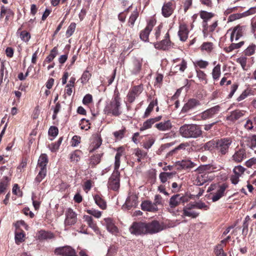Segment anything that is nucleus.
I'll return each mask as SVG.
<instances>
[{"label":"nucleus","mask_w":256,"mask_h":256,"mask_svg":"<svg viewBox=\"0 0 256 256\" xmlns=\"http://www.w3.org/2000/svg\"><path fill=\"white\" fill-rule=\"evenodd\" d=\"M141 208L143 210L154 212L158 210V207L149 200H145L141 204Z\"/></svg>","instance_id":"nucleus-18"},{"label":"nucleus","mask_w":256,"mask_h":256,"mask_svg":"<svg viewBox=\"0 0 256 256\" xmlns=\"http://www.w3.org/2000/svg\"><path fill=\"white\" fill-rule=\"evenodd\" d=\"M256 47L254 44L249 46L244 51L245 55L248 56L252 55L254 53Z\"/></svg>","instance_id":"nucleus-44"},{"label":"nucleus","mask_w":256,"mask_h":256,"mask_svg":"<svg viewBox=\"0 0 256 256\" xmlns=\"http://www.w3.org/2000/svg\"><path fill=\"white\" fill-rule=\"evenodd\" d=\"M162 116H158L154 118H150L143 123L141 130H144L152 127V125L155 122L160 121L162 119Z\"/></svg>","instance_id":"nucleus-23"},{"label":"nucleus","mask_w":256,"mask_h":256,"mask_svg":"<svg viewBox=\"0 0 256 256\" xmlns=\"http://www.w3.org/2000/svg\"><path fill=\"white\" fill-rule=\"evenodd\" d=\"M214 16V14L212 12H208L206 11H201L200 12V16L204 20L207 21Z\"/></svg>","instance_id":"nucleus-45"},{"label":"nucleus","mask_w":256,"mask_h":256,"mask_svg":"<svg viewBox=\"0 0 256 256\" xmlns=\"http://www.w3.org/2000/svg\"><path fill=\"white\" fill-rule=\"evenodd\" d=\"M125 128L116 131L114 132V135L116 139H121L124 137Z\"/></svg>","instance_id":"nucleus-59"},{"label":"nucleus","mask_w":256,"mask_h":256,"mask_svg":"<svg viewBox=\"0 0 256 256\" xmlns=\"http://www.w3.org/2000/svg\"><path fill=\"white\" fill-rule=\"evenodd\" d=\"M86 212L91 215H92L96 218H100L102 216V212L100 211L96 210H88Z\"/></svg>","instance_id":"nucleus-53"},{"label":"nucleus","mask_w":256,"mask_h":256,"mask_svg":"<svg viewBox=\"0 0 256 256\" xmlns=\"http://www.w3.org/2000/svg\"><path fill=\"white\" fill-rule=\"evenodd\" d=\"M176 172H162L159 175V178L162 183H165L168 179L172 178L174 176Z\"/></svg>","instance_id":"nucleus-30"},{"label":"nucleus","mask_w":256,"mask_h":256,"mask_svg":"<svg viewBox=\"0 0 256 256\" xmlns=\"http://www.w3.org/2000/svg\"><path fill=\"white\" fill-rule=\"evenodd\" d=\"M20 36L21 39L25 42H28L30 38V34L26 30L22 32Z\"/></svg>","instance_id":"nucleus-50"},{"label":"nucleus","mask_w":256,"mask_h":256,"mask_svg":"<svg viewBox=\"0 0 256 256\" xmlns=\"http://www.w3.org/2000/svg\"><path fill=\"white\" fill-rule=\"evenodd\" d=\"M131 234L139 236L146 234V228L145 222H134L129 228Z\"/></svg>","instance_id":"nucleus-8"},{"label":"nucleus","mask_w":256,"mask_h":256,"mask_svg":"<svg viewBox=\"0 0 256 256\" xmlns=\"http://www.w3.org/2000/svg\"><path fill=\"white\" fill-rule=\"evenodd\" d=\"M24 240V231H16L15 232V242L19 244Z\"/></svg>","instance_id":"nucleus-33"},{"label":"nucleus","mask_w":256,"mask_h":256,"mask_svg":"<svg viewBox=\"0 0 256 256\" xmlns=\"http://www.w3.org/2000/svg\"><path fill=\"white\" fill-rule=\"evenodd\" d=\"M246 153L244 150L242 148L236 150L232 156V160L236 162H240L246 158Z\"/></svg>","instance_id":"nucleus-20"},{"label":"nucleus","mask_w":256,"mask_h":256,"mask_svg":"<svg viewBox=\"0 0 256 256\" xmlns=\"http://www.w3.org/2000/svg\"><path fill=\"white\" fill-rule=\"evenodd\" d=\"M146 228V234L158 233L164 229V225L162 223H160L157 220H152L150 222H145Z\"/></svg>","instance_id":"nucleus-6"},{"label":"nucleus","mask_w":256,"mask_h":256,"mask_svg":"<svg viewBox=\"0 0 256 256\" xmlns=\"http://www.w3.org/2000/svg\"><path fill=\"white\" fill-rule=\"evenodd\" d=\"M213 169V167L210 165H203L200 166L197 169L198 174L194 181V184L200 186L208 181L212 180L214 178L212 174Z\"/></svg>","instance_id":"nucleus-1"},{"label":"nucleus","mask_w":256,"mask_h":256,"mask_svg":"<svg viewBox=\"0 0 256 256\" xmlns=\"http://www.w3.org/2000/svg\"><path fill=\"white\" fill-rule=\"evenodd\" d=\"M65 215L66 218L64 222L65 226H72L76 222L77 214L72 208H68L66 211Z\"/></svg>","instance_id":"nucleus-11"},{"label":"nucleus","mask_w":256,"mask_h":256,"mask_svg":"<svg viewBox=\"0 0 256 256\" xmlns=\"http://www.w3.org/2000/svg\"><path fill=\"white\" fill-rule=\"evenodd\" d=\"M174 8L172 2L164 3L162 7V16L165 18L170 16L172 14Z\"/></svg>","instance_id":"nucleus-16"},{"label":"nucleus","mask_w":256,"mask_h":256,"mask_svg":"<svg viewBox=\"0 0 256 256\" xmlns=\"http://www.w3.org/2000/svg\"><path fill=\"white\" fill-rule=\"evenodd\" d=\"M221 74L220 66V64H217L212 70V76L214 80H217L220 77Z\"/></svg>","instance_id":"nucleus-36"},{"label":"nucleus","mask_w":256,"mask_h":256,"mask_svg":"<svg viewBox=\"0 0 256 256\" xmlns=\"http://www.w3.org/2000/svg\"><path fill=\"white\" fill-rule=\"evenodd\" d=\"M136 198L134 196L129 197L126 200V203L128 206H132L136 204Z\"/></svg>","instance_id":"nucleus-57"},{"label":"nucleus","mask_w":256,"mask_h":256,"mask_svg":"<svg viewBox=\"0 0 256 256\" xmlns=\"http://www.w3.org/2000/svg\"><path fill=\"white\" fill-rule=\"evenodd\" d=\"M245 168L241 166H235L233 170L234 174L240 176L244 172Z\"/></svg>","instance_id":"nucleus-47"},{"label":"nucleus","mask_w":256,"mask_h":256,"mask_svg":"<svg viewBox=\"0 0 256 256\" xmlns=\"http://www.w3.org/2000/svg\"><path fill=\"white\" fill-rule=\"evenodd\" d=\"M75 28L76 24L74 23H71L66 32V34L67 36H70L72 34L74 31Z\"/></svg>","instance_id":"nucleus-52"},{"label":"nucleus","mask_w":256,"mask_h":256,"mask_svg":"<svg viewBox=\"0 0 256 256\" xmlns=\"http://www.w3.org/2000/svg\"><path fill=\"white\" fill-rule=\"evenodd\" d=\"M57 53V48L55 46L51 50L50 54L46 58L44 61V63L46 62H52L56 56Z\"/></svg>","instance_id":"nucleus-38"},{"label":"nucleus","mask_w":256,"mask_h":256,"mask_svg":"<svg viewBox=\"0 0 256 256\" xmlns=\"http://www.w3.org/2000/svg\"><path fill=\"white\" fill-rule=\"evenodd\" d=\"M153 26V22H150L146 28L140 32V37L142 40L144 42L148 41L149 34L152 31Z\"/></svg>","instance_id":"nucleus-14"},{"label":"nucleus","mask_w":256,"mask_h":256,"mask_svg":"<svg viewBox=\"0 0 256 256\" xmlns=\"http://www.w3.org/2000/svg\"><path fill=\"white\" fill-rule=\"evenodd\" d=\"M92 96L90 94H87L84 96L82 100V102L84 104H87L90 103L92 102Z\"/></svg>","instance_id":"nucleus-63"},{"label":"nucleus","mask_w":256,"mask_h":256,"mask_svg":"<svg viewBox=\"0 0 256 256\" xmlns=\"http://www.w3.org/2000/svg\"><path fill=\"white\" fill-rule=\"evenodd\" d=\"M220 108L219 106H216L202 112L200 116L203 120L210 118L218 114L220 112Z\"/></svg>","instance_id":"nucleus-12"},{"label":"nucleus","mask_w":256,"mask_h":256,"mask_svg":"<svg viewBox=\"0 0 256 256\" xmlns=\"http://www.w3.org/2000/svg\"><path fill=\"white\" fill-rule=\"evenodd\" d=\"M188 146V144H184V143L180 144L178 146L175 148H174V150L170 151L169 152V153L168 154L172 156L177 150H182V149H184V150L185 149L186 147Z\"/></svg>","instance_id":"nucleus-51"},{"label":"nucleus","mask_w":256,"mask_h":256,"mask_svg":"<svg viewBox=\"0 0 256 256\" xmlns=\"http://www.w3.org/2000/svg\"><path fill=\"white\" fill-rule=\"evenodd\" d=\"M227 188V185L224 184L219 186L216 192L212 196V200L213 202L218 200L224 195V193Z\"/></svg>","instance_id":"nucleus-24"},{"label":"nucleus","mask_w":256,"mask_h":256,"mask_svg":"<svg viewBox=\"0 0 256 256\" xmlns=\"http://www.w3.org/2000/svg\"><path fill=\"white\" fill-rule=\"evenodd\" d=\"M122 149V148L120 147L118 149V152L115 156V162H114V171L118 170V168L120 166V159L122 156V153L120 150Z\"/></svg>","instance_id":"nucleus-32"},{"label":"nucleus","mask_w":256,"mask_h":256,"mask_svg":"<svg viewBox=\"0 0 256 256\" xmlns=\"http://www.w3.org/2000/svg\"><path fill=\"white\" fill-rule=\"evenodd\" d=\"M46 174V170H40L38 174L34 179V182L38 184L45 178Z\"/></svg>","instance_id":"nucleus-39"},{"label":"nucleus","mask_w":256,"mask_h":256,"mask_svg":"<svg viewBox=\"0 0 256 256\" xmlns=\"http://www.w3.org/2000/svg\"><path fill=\"white\" fill-rule=\"evenodd\" d=\"M244 44V42L242 41L238 43H232L230 46L224 48V50L226 52H232L234 50L238 49L241 48Z\"/></svg>","instance_id":"nucleus-31"},{"label":"nucleus","mask_w":256,"mask_h":256,"mask_svg":"<svg viewBox=\"0 0 256 256\" xmlns=\"http://www.w3.org/2000/svg\"><path fill=\"white\" fill-rule=\"evenodd\" d=\"M102 154H96L92 156L90 159V164L92 166H95L99 164L100 162V158Z\"/></svg>","instance_id":"nucleus-37"},{"label":"nucleus","mask_w":256,"mask_h":256,"mask_svg":"<svg viewBox=\"0 0 256 256\" xmlns=\"http://www.w3.org/2000/svg\"><path fill=\"white\" fill-rule=\"evenodd\" d=\"M105 220L107 223V228L108 230H110L112 232L116 231L117 228L112 223V220L110 218H106V219H105Z\"/></svg>","instance_id":"nucleus-48"},{"label":"nucleus","mask_w":256,"mask_h":256,"mask_svg":"<svg viewBox=\"0 0 256 256\" xmlns=\"http://www.w3.org/2000/svg\"><path fill=\"white\" fill-rule=\"evenodd\" d=\"M155 126L160 130L166 131L170 130L172 127V125L170 121L168 120L156 124Z\"/></svg>","instance_id":"nucleus-27"},{"label":"nucleus","mask_w":256,"mask_h":256,"mask_svg":"<svg viewBox=\"0 0 256 256\" xmlns=\"http://www.w3.org/2000/svg\"><path fill=\"white\" fill-rule=\"evenodd\" d=\"M94 198L96 204L102 210H105L106 208V204L102 196L98 194L95 195Z\"/></svg>","instance_id":"nucleus-28"},{"label":"nucleus","mask_w":256,"mask_h":256,"mask_svg":"<svg viewBox=\"0 0 256 256\" xmlns=\"http://www.w3.org/2000/svg\"><path fill=\"white\" fill-rule=\"evenodd\" d=\"M138 14L137 12H134L132 14L129 18L128 22V24L131 28L133 27V26L134 24V22H135L136 18H138Z\"/></svg>","instance_id":"nucleus-43"},{"label":"nucleus","mask_w":256,"mask_h":256,"mask_svg":"<svg viewBox=\"0 0 256 256\" xmlns=\"http://www.w3.org/2000/svg\"><path fill=\"white\" fill-rule=\"evenodd\" d=\"M83 218L84 220L86 222L90 228L94 230V231H96L98 230L96 224L94 222L93 218L92 216L84 215L83 216Z\"/></svg>","instance_id":"nucleus-29"},{"label":"nucleus","mask_w":256,"mask_h":256,"mask_svg":"<svg viewBox=\"0 0 256 256\" xmlns=\"http://www.w3.org/2000/svg\"><path fill=\"white\" fill-rule=\"evenodd\" d=\"M91 76L90 74L88 71L86 70L83 73L82 76L81 78V80L82 83L86 82L89 80Z\"/></svg>","instance_id":"nucleus-58"},{"label":"nucleus","mask_w":256,"mask_h":256,"mask_svg":"<svg viewBox=\"0 0 256 256\" xmlns=\"http://www.w3.org/2000/svg\"><path fill=\"white\" fill-rule=\"evenodd\" d=\"M192 198L191 196L182 194H176L173 195L168 202L170 208L168 209L170 212H172V209L175 208L180 204L183 205L188 202Z\"/></svg>","instance_id":"nucleus-4"},{"label":"nucleus","mask_w":256,"mask_h":256,"mask_svg":"<svg viewBox=\"0 0 256 256\" xmlns=\"http://www.w3.org/2000/svg\"><path fill=\"white\" fill-rule=\"evenodd\" d=\"M232 144V140L230 138H224L216 140V149L221 155L226 154Z\"/></svg>","instance_id":"nucleus-5"},{"label":"nucleus","mask_w":256,"mask_h":256,"mask_svg":"<svg viewBox=\"0 0 256 256\" xmlns=\"http://www.w3.org/2000/svg\"><path fill=\"white\" fill-rule=\"evenodd\" d=\"M62 137H60V138H59L58 140V142L54 144H51V150L52 151H56V150H58V148H59V146H60V144H61L62 143Z\"/></svg>","instance_id":"nucleus-54"},{"label":"nucleus","mask_w":256,"mask_h":256,"mask_svg":"<svg viewBox=\"0 0 256 256\" xmlns=\"http://www.w3.org/2000/svg\"><path fill=\"white\" fill-rule=\"evenodd\" d=\"M186 67H187L186 62L184 60H182L180 64L176 66V68H177V69H178L181 72H184V70H186Z\"/></svg>","instance_id":"nucleus-61"},{"label":"nucleus","mask_w":256,"mask_h":256,"mask_svg":"<svg viewBox=\"0 0 256 256\" xmlns=\"http://www.w3.org/2000/svg\"><path fill=\"white\" fill-rule=\"evenodd\" d=\"M192 209L188 206H184L182 210L183 212L182 217L188 216L192 218H197L199 215V213L194 211H192Z\"/></svg>","instance_id":"nucleus-25"},{"label":"nucleus","mask_w":256,"mask_h":256,"mask_svg":"<svg viewBox=\"0 0 256 256\" xmlns=\"http://www.w3.org/2000/svg\"><path fill=\"white\" fill-rule=\"evenodd\" d=\"M194 64L196 68H196L197 66H198L200 68H206L209 64V63L208 62L204 60H196L194 62Z\"/></svg>","instance_id":"nucleus-40"},{"label":"nucleus","mask_w":256,"mask_h":256,"mask_svg":"<svg viewBox=\"0 0 256 256\" xmlns=\"http://www.w3.org/2000/svg\"><path fill=\"white\" fill-rule=\"evenodd\" d=\"M188 30L186 24H180L178 32V35L180 37V40L182 42L186 41L188 38Z\"/></svg>","instance_id":"nucleus-19"},{"label":"nucleus","mask_w":256,"mask_h":256,"mask_svg":"<svg viewBox=\"0 0 256 256\" xmlns=\"http://www.w3.org/2000/svg\"><path fill=\"white\" fill-rule=\"evenodd\" d=\"M142 87L141 86H134L131 90L136 96L142 92Z\"/></svg>","instance_id":"nucleus-62"},{"label":"nucleus","mask_w":256,"mask_h":256,"mask_svg":"<svg viewBox=\"0 0 256 256\" xmlns=\"http://www.w3.org/2000/svg\"><path fill=\"white\" fill-rule=\"evenodd\" d=\"M157 104L158 101L156 100H152L150 102V104H149L146 110V112L143 116L144 118H148L150 116V112L152 111L154 106L157 105Z\"/></svg>","instance_id":"nucleus-34"},{"label":"nucleus","mask_w":256,"mask_h":256,"mask_svg":"<svg viewBox=\"0 0 256 256\" xmlns=\"http://www.w3.org/2000/svg\"><path fill=\"white\" fill-rule=\"evenodd\" d=\"M82 152L79 150H75L70 154V158L71 161L78 162L80 160V154Z\"/></svg>","instance_id":"nucleus-42"},{"label":"nucleus","mask_w":256,"mask_h":256,"mask_svg":"<svg viewBox=\"0 0 256 256\" xmlns=\"http://www.w3.org/2000/svg\"><path fill=\"white\" fill-rule=\"evenodd\" d=\"M248 145L251 148L256 146V135H254L251 137Z\"/></svg>","instance_id":"nucleus-64"},{"label":"nucleus","mask_w":256,"mask_h":256,"mask_svg":"<svg viewBox=\"0 0 256 256\" xmlns=\"http://www.w3.org/2000/svg\"><path fill=\"white\" fill-rule=\"evenodd\" d=\"M48 163V158L46 154H42L38 160V166L40 170H46V166Z\"/></svg>","instance_id":"nucleus-26"},{"label":"nucleus","mask_w":256,"mask_h":256,"mask_svg":"<svg viewBox=\"0 0 256 256\" xmlns=\"http://www.w3.org/2000/svg\"><path fill=\"white\" fill-rule=\"evenodd\" d=\"M196 76L198 78L200 81H206V74L202 70L197 69H196Z\"/></svg>","instance_id":"nucleus-46"},{"label":"nucleus","mask_w":256,"mask_h":256,"mask_svg":"<svg viewBox=\"0 0 256 256\" xmlns=\"http://www.w3.org/2000/svg\"><path fill=\"white\" fill-rule=\"evenodd\" d=\"M54 254L60 256H78L75 250L70 246H64L56 248Z\"/></svg>","instance_id":"nucleus-10"},{"label":"nucleus","mask_w":256,"mask_h":256,"mask_svg":"<svg viewBox=\"0 0 256 256\" xmlns=\"http://www.w3.org/2000/svg\"><path fill=\"white\" fill-rule=\"evenodd\" d=\"M231 31L230 40L232 42L234 40L236 41L243 36L246 32V26L240 24L230 28L227 33Z\"/></svg>","instance_id":"nucleus-7"},{"label":"nucleus","mask_w":256,"mask_h":256,"mask_svg":"<svg viewBox=\"0 0 256 256\" xmlns=\"http://www.w3.org/2000/svg\"><path fill=\"white\" fill-rule=\"evenodd\" d=\"M39 234V236L42 239H47L52 238V234L51 233H50L44 230L40 231Z\"/></svg>","instance_id":"nucleus-55"},{"label":"nucleus","mask_w":256,"mask_h":256,"mask_svg":"<svg viewBox=\"0 0 256 256\" xmlns=\"http://www.w3.org/2000/svg\"><path fill=\"white\" fill-rule=\"evenodd\" d=\"M170 35L167 32L164 36V39L162 40L159 42H156L154 44V47L157 49H162L166 50L170 46Z\"/></svg>","instance_id":"nucleus-13"},{"label":"nucleus","mask_w":256,"mask_h":256,"mask_svg":"<svg viewBox=\"0 0 256 256\" xmlns=\"http://www.w3.org/2000/svg\"><path fill=\"white\" fill-rule=\"evenodd\" d=\"M216 140H210L204 144V148L205 150H212L214 148H216Z\"/></svg>","instance_id":"nucleus-41"},{"label":"nucleus","mask_w":256,"mask_h":256,"mask_svg":"<svg viewBox=\"0 0 256 256\" xmlns=\"http://www.w3.org/2000/svg\"><path fill=\"white\" fill-rule=\"evenodd\" d=\"M212 48V44L210 42H204L202 46V50L210 51Z\"/></svg>","instance_id":"nucleus-60"},{"label":"nucleus","mask_w":256,"mask_h":256,"mask_svg":"<svg viewBox=\"0 0 256 256\" xmlns=\"http://www.w3.org/2000/svg\"><path fill=\"white\" fill-rule=\"evenodd\" d=\"M245 112L243 110H236L230 112V116L226 117V120L232 122H234L240 118L242 117L244 114Z\"/></svg>","instance_id":"nucleus-17"},{"label":"nucleus","mask_w":256,"mask_h":256,"mask_svg":"<svg viewBox=\"0 0 256 256\" xmlns=\"http://www.w3.org/2000/svg\"><path fill=\"white\" fill-rule=\"evenodd\" d=\"M178 170L188 169L192 168L194 166V163L190 160H182V161H178L176 162Z\"/></svg>","instance_id":"nucleus-21"},{"label":"nucleus","mask_w":256,"mask_h":256,"mask_svg":"<svg viewBox=\"0 0 256 256\" xmlns=\"http://www.w3.org/2000/svg\"><path fill=\"white\" fill-rule=\"evenodd\" d=\"M58 128L56 126H50L48 130L49 135L54 137H55L58 135Z\"/></svg>","instance_id":"nucleus-56"},{"label":"nucleus","mask_w":256,"mask_h":256,"mask_svg":"<svg viewBox=\"0 0 256 256\" xmlns=\"http://www.w3.org/2000/svg\"><path fill=\"white\" fill-rule=\"evenodd\" d=\"M179 132L182 137L186 138H196L202 134L200 126L196 124H185L180 127Z\"/></svg>","instance_id":"nucleus-2"},{"label":"nucleus","mask_w":256,"mask_h":256,"mask_svg":"<svg viewBox=\"0 0 256 256\" xmlns=\"http://www.w3.org/2000/svg\"><path fill=\"white\" fill-rule=\"evenodd\" d=\"M236 62L240 64L241 66L242 67V68L244 70H246V67L247 62V58L246 57L241 56L237 58Z\"/></svg>","instance_id":"nucleus-49"},{"label":"nucleus","mask_w":256,"mask_h":256,"mask_svg":"<svg viewBox=\"0 0 256 256\" xmlns=\"http://www.w3.org/2000/svg\"><path fill=\"white\" fill-rule=\"evenodd\" d=\"M192 209L197 208L198 209H202L204 208L205 210H207L208 207V206L203 202H198L194 203H190L188 205Z\"/></svg>","instance_id":"nucleus-35"},{"label":"nucleus","mask_w":256,"mask_h":256,"mask_svg":"<svg viewBox=\"0 0 256 256\" xmlns=\"http://www.w3.org/2000/svg\"><path fill=\"white\" fill-rule=\"evenodd\" d=\"M120 172L114 171L108 182V188L113 190H118L120 186Z\"/></svg>","instance_id":"nucleus-9"},{"label":"nucleus","mask_w":256,"mask_h":256,"mask_svg":"<svg viewBox=\"0 0 256 256\" xmlns=\"http://www.w3.org/2000/svg\"><path fill=\"white\" fill-rule=\"evenodd\" d=\"M200 105L198 100L195 98H191L184 106L182 108V112H186Z\"/></svg>","instance_id":"nucleus-15"},{"label":"nucleus","mask_w":256,"mask_h":256,"mask_svg":"<svg viewBox=\"0 0 256 256\" xmlns=\"http://www.w3.org/2000/svg\"><path fill=\"white\" fill-rule=\"evenodd\" d=\"M142 61L134 59L132 61V64L130 68L131 72L133 74H138L142 68Z\"/></svg>","instance_id":"nucleus-22"},{"label":"nucleus","mask_w":256,"mask_h":256,"mask_svg":"<svg viewBox=\"0 0 256 256\" xmlns=\"http://www.w3.org/2000/svg\"><path fill=\"white\" fill-rule=\"evenodd\" d=\"M120 98L119 96V94H115L110 104L106 107V112L108 114L112 113L115 116H119L121 113L120 111Z\"/></svg>","instance_id":"nucleus-3"}]
</instances>
